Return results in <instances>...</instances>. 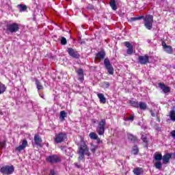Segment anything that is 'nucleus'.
<instances>
[{
    "label": "nucleus",
    "mask_w": 175,
    "mask_h": 175,
    "mask_svg": "<svg viewBox=\"0 0 175 175\" xmlns=\"http://www.w3.org/2000/svg\"><path fill=\"white\" fill-rule=\"evenodd\" d=\"M144 18V24L146 29L151 30L152 29V23H154V16L152 15H146L145 17L143 16L138 17H132L131 18V21H136L137 20H142Z\"/></svg>",
    "instance_id": "1"
},
{
    "label": "nucleus",
    "mask_w": 175,
    "mask_h": 175,
    "mask_svg": "<svg viewBox=\"0 0 175 175\" xmlns=\"http://www.w3.org/2000/svg\"><path fill=\"white\" fill-rule=\"evenodd\" d=\"M20 29V25L18 23H8L6 25V33H15L18 32Z\"/></svg>",
    "instance_id": "2"
},
{
    "label": "nucleus",
    "mask_w": 175,
    "mask_h": 175,
    "mask_svg": "<svg viewBox=\"0 0 175 175\" xmlns=\"http://www.w3.org/2000/svg\"><path fill=\"white\" fill-rule=\"evenodd\" d=\"M78 154H79V159L81 161V159H84V155H88L90 157V151L88 150V148L85 144H83L81 145Z\"/></svg>",
    "instance_id": "3"
},
{
    "label": "nucleus",
    "mask_w": 175,
    "mask_h": 175,
    "mask_svg": "<svg viewBox=\"0 0 175 175\" xmlns=\"http://www.w3.org/2000/svg\"><path fill=\"white\" fill-rule=\"evenodd\" d=\"M105 129H106V119H101L98 122L96 128V132L100 136H103L105 135Z\"/></svg>",
    "instance_id": "4"
},
{
    "label": "nucleus",
    "mask_w": 175,
    "mask_h": 175,
    "mask_svg": "<svg viewBox=\"0 0 175 175\" xmlns=\"http://www.w3.org/2000/svg\"><path fill=\"white\" fill-rule=\"evenodd\" d=\"M0 172L3 174H12V173L14 172V166L5 165L1 168Z\"/></svg>",
    "instance_id": "5"
},
{
    "label": "nucleus",
    "mask_w": 175,
    "mask_h": 175,
    "mask_svg": "<svg viewBox=\"0 0 175 175\" xmlns=\"http://www.w3.org/2000/svg\"><path fill=\"white\" fill-rule=\"evenodd\" d=\"M46 162H49V163H58L61 162V159L58 155L57 154H53L47 157L46 158Z\"/></svg>",
    "instance_id": "6"
},
{
    "label": "nucleus",
    "mask_w": 175,
    "mask_h": 175,
    "mask_svg": "<svg viewBox=\"0 0 175 175\" xmlns=\"http://www.w3.org/2000/svg\"><path fill=\"white\" fill-rule=\"evenodd\" d=\"M104 65L109 75L114 74V68H113V66H111V64H110V60H109V59L107 58L105 59Z\"/></svg>",
    "instance_id": "7"
},
{
    "label": "nucleus",
    "mask_w": 175,
    "mask_h": 175,
    "mask_svg": "<svg viewBox=\"0 0 175 175\" xmlns=\"http://www.w3.org/2000/svg\"><path fill=\"white\" fill-rule=\"evenodd\" d=\"M67 137L66 133H60L55 135V142L57 144L62 143V142L66 140Z\"/></svg>",
    "instance_id": "8"
},
{
    "label": "nucleus",
    "mask_w": 175,
    "mask_h": 175,
    "mask_svg": "<svg viewBox=\"0 0 175 175\" xmlns=\"http://www.w3.org/2000/svg\"><path fill=\"white\" fill-rule=\"evenodd\" d=\"M67 53H68L70 57H72V58L77 59L80 57V54H79V52H77V51H75V49L72 48H68Z\"/></svg>",
    "instance_id": "9"
},
{
    "label": "nucleus",
    "mask_w": 175,
    "mask_h": 175,
    "mask_svg": "<svg viewBox=\"0 0 175 175\" xmlns=\"http://www.w3.org/2000/svg\"><path fill=\"white\" fill-rule=\"evenodd\" d=\"M138 61L142 65H146V64H148V62L150 61V57H148L147 55L144 56H139Z\"/></svg>",
    "instance_id": "10"
},
{
    "label": "nucleus",
    "mask_w": 175,
    "mask_h": 175,
    "mask_svg": "<svg viewBox=\"0 0 175 175\" xmlns=\"http://www.w3.org/2000/svg\"><path fill=\"white\" fill-rule=\"evenodd\" d=\"M27 146H28V141H27V139H23L20 146L16 148V150L21 152L23 150H25Z\"/></svg>",
    "instance_id": "11"
},
{
    "label": "nucleus",
    "mask_w": 175,
    "mask_h": 175,
    "mask_svg": "<svg viewBox=\"0 0 175 175\" xmlns=\"http://www.w3.org/2000/svg\"><path fill=\"white\" fill-rule=\"evenodd\" d=\"M124 46H126L128 49L126 50V54H128L129 55H132V54L133 53V46L132 45V44L129 42H124Z\"/></svg>",
    "instance_id": "12"
},
{
    "label": "nucleus",
    "mask_w": 175,
    "mask_h": 175,
    "mask_svg": "<svg viewBox=\"0 0 175 175\" xmlns=\"http://www.w3.org/2000/svg\"><path fill=\"white\" fill-rule=\"evenodd\" d=\"M162 46L164 51L167 54H173V48L170 45H167L166 43L162 42Z\"/></svg>",
    "instance_id": "13"
},
{
    "label": "nucleus",
    "mask_w": 175,
    "mask_h": 175,
    "mask_svg": "<svg viewBox=\"0 0 175 175\" xmlns=\"http://www.w3.org/2000/svg\"><path fill=\"white\" fill-rule=\"evenodd\" d=\"M172 155H173V153H167L163 156L162 159L164 165H167V163H169Z\"/></svg>",
    "instance_id": "14"
},
{
    "label": "nucleus",
    "mask_w": 175,
    "mask_h": 175,
    "mask_svg": "<svg viewBox=\"0 0 175 175\" xmlns=\"http://www.w3.org/2000/svg\"><path fill=\"white\" fill-rule=\"evenodd\" d=\"M159 87L162 90L164 94H168V92H170V88L169 86H166L163 83H159Z\"/></svg>",
    "instance_id": "15"
},
{
    "label": "nucleus",
    "mask_w": 175,
    "mask_h": 175,
    "mask_svg": "<svg viewBox=\"0 0 175 175\" xmlns=\"http://www.w3.org/2000/svg\"><path fill=\"white\" fill-rule=\"evenodd\" d=\"M135 175H142L144 173V170L142 167H136L133 170Z\"/></svg>",
    "instance_id": "16"
},
{
    "label": "nucleus",
    "mask_w": 175,
    "mask_h": 175,
    "mask_svg": "<svg viewBox=\"0 0 175 175\" xmlns=\"http://www.w3.org/2000/svg\"><path fill=\"white\" fill-rule=\"evenodd\" d=\"M77 73L79 76V81H83L84 80V71L82 69H79L77 70Z\"/></svg>",
    "instance_id": "17"
},
{
    "label": "nucleus",
    "mask_w": 175,
    "mask_h": 175,
    "mask_svg": "<svg viewBox=\"0 0 175 175\" xmlns=\"http://www.w3.org/2000/svg\"><path fill=\"white\" fill-rule=\"evenodd\" d=\"M34 142L36 146H39V147H42V138L39 135L34 136Z\"/></svg>",
    "instance_id": "18"
},
{
    "label": "nucleus",
    "mask_w": 175,
    "mask_h": 175,
    "mask_svg": "<svg viewBox=\"0 0 175 175\" xmlns=\"http://www.w3.org/2000/svg\"><path fill=\"white\" fill-rule=\"evenodd\" d=\"M97 96L98 99H100V103H106V97H105V95L102 93H98Z\"/></svg>",
    "instance_id": "19"
},
{
    "label": "nucleus",
    "mask_w": 175,
    "mask_h": 175,
    "mask_svg": "<svg viewBox=\"0 0 175 175\" xmlns=\"http://www.w3.org/2000/svg\"><path fill=\"white\" fill-rule=\"evenodd\" d=\"M106 57V53L103 51H100L96 54V58L97 59H104Z\"/></svg>",
    "instance_id": "20"
},
{
    "label": "nucleus",
    "mask_w": 175,
    "mask_h": 175,
    "mask_svg": "<svg viewBox=\"0 0 175 175\" xmlns=\"http://www.w3.org/2000/svg\"><path fill=\"white\" fill-rule=\"evenodd\" d=\"M90 139L92 140H98V142H100V139L98 137V135L94 132H91L89 135Z\"/></svg>",
    "instance_id": "21"
},
{
    "label": "nucleus",
    "mask_w": 175,
    "mask_h": 175,
    "mask_svg": "<svg viewBox=\"0 0 175 175\" xmlns=\"http://www.w3.org/2000/svg\"><path fill=\"white\" fill-rule=\"evenodd\" d=\"M67 113L65 111H61L59 114V120L62 122L65 121V118L66 117Z\"/></svg>",
    "instance_id": "22"
},
{
    "label": "nucleus",
    "mask_w": 175,
    "mask_h": 175,
    "mask_svg": "<svg viewBox=\"0 0 175 175\" xmlns=\"http://www.w3.org/2000/svg\"><path fill=\"white\" fill-rule=\"evenodd\" d=\"M138 107H139V109L141 110H146L147 103H146L144 102H139V104H138Z\"/></svg>",
    "instance_id": "23"
},
{
    "label": "nucleus",
    "mask_w": 175,
    "mask_h": 175,
    "mask_svg": "<svg viewBox=\"0 0 175 175\" xmlns=\"http://www.w3.org/2000/svg\"><path fill=\"white\" fill-rule=\"evenodd\" d=\"M154 159L155 161H162V154L160 153V152H155L154 154Z\"/></svg>",
    "instance_id": "24"
},
{
    "label": "nucleus",
    "mask_w": 175,
    "mask_h": 175,
    "mask_svg": "<svg viewBox=\"0 0 175 175\" xmlns=\"http://www.w3.org/2000/svg\"><path fill=\"white\" fill-rule=\"evenodd\" d=\"M36 85L38 91L43 90V85H42V83H40V81H39L38 79L36 80Z\"/></svg>",
    "instance_id": "25"
},
{
    "label": "nucleus",
    "mask_w": 175,
    "mask_h": 175,
    "mask_svg": "<svg viewBox=\"0 0 175 175\" xmlns=\"http://www.w3.org/2000/svg\"><path fill=\"white\" fill-rule=\"evenodd\" d=\"M6 91V85L0 82V95H2Z\"/></svg>",
    "instance_id": "26"
},
{
    "label": "nucleus",
    "mask_w": 175,
    "mask_h": 175,
    "mask_svg": "<svg viewBox=\"0 0 175 175\" xmlns=\"http://www.w3.org/2000/svg\"><path fill=\"white\" fill-rule=\"evenodd\" d=\"M169 117L171 121H173L174 122H175V111L174 110H172L170 111Z\"/></svg>",
    "instance_id": "27"
},
{
    "label": "nucleus",
    "mask_w": 175,
    "mask_h": 175,
    "mask_svg": "<svg viewBox=\"0 0 175 175\" xmlns=\"http://www.w3.org/2000/svg\"><path fill=\"white\" fill-rule=\"evenodd\" d=\"M109 5L113 10H117V5L116 4V0H111Z\"/></svg>",
    "instance_id": "28"
},
{
    "label": "nucleus",
    "mask_w": 175,
    "mask_h": 175,
    "mask_svg": "<svg viewBox=\"0 0 175 175\" xmlns=\"http://www.w3.org/2000/svg\"><path fill=\"white\" fill-rule=\"evenodd\" d=\"M128 139L129 140H131V142H133V143L137 141V137H136V136H134L132 134H128Z\"/></svg>",
    "instance_id": "29"
},
{
    "label": "nucleus",
    "mask_w": 175,
    "mask_h": 175,
    "mask_svg": "<svg viewBox=\"0 0 175 175\" xmlns=\"http://www.w3.org/2000/svg\"><path fill=\"white\" fill-rule=\"evenodd\" d=\"M17 6L19 9V12H25V10H27V5H24L23 4H19Z\"/></svg>",
    "instance_id": "30"
},
{
    "label": "nucleus",
    "mask_w": 175,
    "mask_h": 175,
    "mask_svg": "<svg viewBox=\"0 0 175 175\" xmlns=\"http://www.w3.org/2000/svg\"><path fill=\"white\" fill-rule=\"evenodd\" d=\"M142 142L145 143V144H148V139L147 138V135L146 134H142V137H141Z\"/></svg>",
    "instance_id": "31"
},
{
    "label": "nucleus",
    "mask_w": 175,
    "mask_h": 175,
    "mask_svg": "<svg viewBox=\"0 0 175 175\" xmlns=\"http://www.w3.org/2000/svg\"><path fill=\"white\" fill-rule=\"evenodd\" d=\"M130 104L133 107L139 108V102H137V101L130 100Z\"/></svg>",
    "instance_id": "32"
},
{
    "label": "nucleus",
    "mask_w": 175,
    "mask_h": 175,
    "mask_svg": "<svg viewBox=\"0 0 175 175\" xmlns=\"http://www.w3.org/2000/svg\"><path fill=\"white\" fill-rule=\"evenodd\" d=\"M154 166L156 169H159V170H161V169H162V163L161 161H158L155 163Z\"/></svg>",
    "instance_id": "33"
},
{
    "label": "nucleus",
    "mask_w": 175,
    "mask_h": 175,
    "mask_svg": "<svg viewBox=\"0 0 175 175\" xmlns=\"http://www.w3.org/2000/svg\"><path fill=\"white\" fill-rule=\"evenodd\" d=\"M132 153H133L134 155H137V154H139V148H137V146H134V147L133 148Z\"/></svg>",
    "instance_id": "34"
},
{
    "label": "nucleus",
    "mask_w": 175,
    "mask_h": 175,
    "mask_svg": "<svg viewBox=\"0 0 175 175\" xmlns=\"http://www.w3.org/2000/svg\"><path fill=\"white\" fill-rule=\"evenodd\" d=\"M96 150H98V146H96V145H92L91 146V151H92V152L95 154Z\"/></svg>",
    "instance_id": "35"
},
{
    "label": "nucleus",
    "mask_w": 175,
    "mask_h": 175,
    "mask_svg": "<svg viewBox=\"0 0 175 175\" xmlns=\"http://www.w3.org/2000/svg\"><path fill=\"white\" fill-rule=\"evenodd\" d=\"M66 43H68L66 38L65 37H62L61 40V44L65 45L66 44Z\"/></svg>",
    "instance_id": "36"
},
{
    "label": "nucleus",
    "mask_w": 175,
    "mask_h": 175,
    "mask_svg": "<svg viewBox=\"0 0 175 175\" xmlns=\"http://www.w3.org/2000/svg\"><path fill=\"white\" fill-rule=\"evenodd\" d=\"M150 114L152 117H157V116H158V112H154V111L150 110Z\"/></svg>",
    "instance_id": "37"
},
{
    "label": "nucleus",
    "mask_w": 175,
    "mask_h": 175,
    "mask_svg": "<svg viewBox=\"0 0 175 175\" xmlns=\"http://www.w3.org/2000/svg\"><path fill=\"white\" fill-rule=\"evenodd\" d=\"M103 85L105 88H109V87H110V83H109V82H104Z\"/></svg>",
    "instance_id": "38"
},
{
    "label": "nucleus",
    "mask_w": 175,
    "mask_h": 175,
    "mask_svg": "<svg viewBox=\"0 0 175 175\" xmlns=\"http://www.w3.org/2000/svg\"><path fill=\"white\" fill-rule=\"evenodd\" d=\"M134 118H135V116L131 115L130 117L127 118V120L129 121H133Z\"/></svg>",
    "instance_id": "39"
},
{
    "label": "nucleus",
    "mask_w": 175,
    "mask_h": 175,
    "mask_svg": "<svg viewBox=\"0 0 175 175\" xmlns=\"http://www.w3.org/2000/svg\"><path fill=\"white\" fill-rule=\"evenodd\" d=\"M170 135L172 138L175 139V130H173L170 132Z\"/></svg>",
    "instance_id": "40"
},
{
    "label": "nucleus",
    "mask_w": 175,
    "mask_h": 175,
    "mask_svg": "<svg viewBox=\"0 0 175 175\" xmlns=\"http://www.w3.org/2000/svg\"><path fill=\"white\" fill-rule=\"evenodd\" d=\"M49 175H57L54 170H51Z\"/></svg>",
    "instance_id": "41"
},
{
    "label": "nucleus",
    "mask_w": 175,
    "mask_h": 175,
    "mask_svg": "<svg viewBox=\"0 0 175 175\" xmlns=\"http://www.w3.org/2000/svg\"><path fill=\"white\" fill-rule=\"evenodd\" d=\"M40 98H42V99H44V94H40Z\"/></svg>",
    "instance_id": "42"
},
{
    "label": "nucleus",
    "mask_w": 175,
    "mask_h": 175,
    "mask_svg": "<svg viewBox=\"0 0 175 175\" xmlns=\"http://www.w3.org/2000/svg\"><path fill=\"white\" fill-rule=\"evenodd\" d=\"M75 166H77V167H80V165H79L78 163H75Z\"/></svg>",
    "instance_id": "43"
},
{
    "label": "nucleus",
    "mask_w": 175,
    "mask_h": 175,
    "mask_svg": "<svg viewBox=\"0 0 175 175\" xmlns=\"http://www.w3.org/2000/svg\"><path fill=\"white\" fill-rule=\"evenodd\" d=\"M157 129V131H161V128H160V127H158Z\"/></svg>",
    "instance_id": "44"
},
{
    "label": "nucleus",
    "mask_w": 175,
    "mask_h": 175,
    "mask_svg": "<svg viewBox=\"0 0 175 175\" xmlns=\"http://www.w3.org/2000/svg\"><path fill=\"white\" fill-rule=\"evenodd\" d=\"M148 43H151V40H148Z\"/></svg>",
    "instance_id": "45"
},
{
    "label": "nucleus",
    "mask_w": 175,
    "mask_h": 175,
    "mask_svg": "<svg viewBox=\"0 0 175 175\" xmlns=\"http://www.w3.org/2000/svg\"><path fill=\"white\" fill-rule=\"evenodd\" d=\"M0 114L2 116V114H3V113H2V111H1L0 110Z\"/></svg>",
    "instance_id": "46"
}]
</instances>
